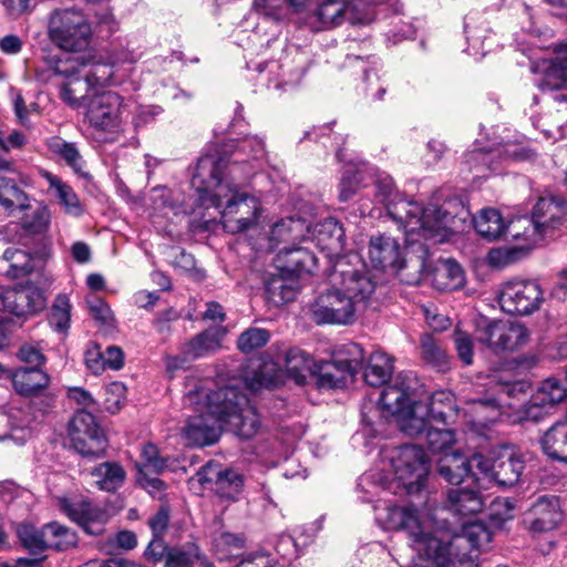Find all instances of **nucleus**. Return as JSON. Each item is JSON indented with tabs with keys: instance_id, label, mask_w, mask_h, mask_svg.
<instances>
[{
	"instance_id": "1",
	"label": "nucleus",
	"mask_w": 567,
	"mask_h": 567,
	"mask_svg": "<svg viewBox=\"0 0 567 567\" xmlns=\"http://www.w3.org/2000/svg\"><path fill=\"white\" fill-rule=\"evenodd\" d=\"M258 165L228 159L217 154L198 158L190 184L198 194L202 207L220 209L223 228L229 234L243 233L257 224L261 205L257 197L235 190V183L252 174Z\"/></svg>"
},
{
	"instance_id": "2",
	"label": "nucleus",
	"mask_w": 567,
	"mask_h": 567,
	"mask_svg": "<svg viewBox=\"0 0 567 567\" xmlns=\"http://www.w3.org/2000/svg\"><path fill=\"white\" fill-rule=\"evenodd\" d=\"M377 523L384 530H402L406 534L411 548L420 558L430 563L421 567H447L454 549H466L480 554L492 540V533L481 522L463 525L462 532L450 536L434 532L427 513L413 506L396 507L386 504L377 509Z\"/></svg>"
},
{
	"instance_id": "3",
	"label": "nucleus",
	"mask_w": 567,
	"mask_h": 567,
	"mask_svg": "<svg viewBox=\"0 0 567 567\" xmlns=\"http://www.w3.org/2000/svg\"><path fill=\"white\" fill-rule=\"evenodd\" d=\"M331 288L321 292L310 307L318 324H352L383 290L379 276L369 270L358 254L338 258L328 275Z\"/></svg>"
},
{
	"instance_id": "4",
	"label": "nucleus",
	"mask_w": 567,
	"mask_h": 567,
	"mask_svg": "<svg viewBox=\"0 0 567 567\" xmlns=\"http://www.w3.org/2000/svg\"><path fill=\"white\" fill-rule=\"evenodd\" d=\"M377 199L386 206L389 216L404 230L406 243L417 241L414 236L435 243L444 241L458 231L470 216L468 209L458 199H449L443 206H422L415 200L400 197L391 176H380L374 184Z\"/></svg>"
},
{
	"instance_id": "5",
	"label": "nucleus",
	"mask_w": 567,
	"mask_h": 567,
	"mask_svg": "<svg viewBox=\"0 0 567 567\" xmlns=\"http://www.w3.org/2000/svg\"><path fill=\"white\" fill-rule=\"evenodd\" d=\"M380 462L382 471H391L393 478L385 477L380 472H370L362 475L358 483L362 502L374 503V517L377 518L378 507H384L386 504L419 508L414 504L398 505L388 496L396 493V488L400 487L412 495L425 486L430 466L424 450L413 444L384 446L380 451Z\"/></svg>"
},
{
	"instance_id": "6",
	"label": "nucleus",
	"mask_w": 567,
	"mask_h": 567,
	"mask_svg": "<svg viewBox=\"0 0 567 567\" xmlns=\"http://www.w3.org/2000/svg\"><path fill=\"white\" fill-rule=\"evenodd\" d=\"M419 381L413 372H401L380 395L381 408L395 417L400 430L409 436L425 435L432 422L427 404L417 400Z\"/></svg>"
},
{
	"instance_id": "7",
	"label": "nucleus",
	"mask_w": 567,
	"mask_h": 567,
	"mask_svg": "<svg viewBox=\"0 0 567 567\" xmlns=\"http://www.w3.org/2000/svg\"><path fill=\"white\" fill-rule=\"evenodd\" d=\"M566 214V202L559 197H549L538 199L533 208L530 219L518 218L516 221L506 225L498 210L484 208L480 212L478 216L473 218V224L476 231L488 240H496L503 236L518 239L520 234L518 231L514 233L512 227L519 223H527L533 231V236L544 237L561 224Z\"/></svg>"
},
{
	"instance_id": "8",
	"label": "nucleus",
	"mask_w": 567,
	"mask_h": 567,
	"mask_svg": "<svg viewBox=\"0 0 567 567\" xmlns=\"http://www.w3.org/2000/svg\"><path fill=\"white\" fill-rule=\"evenodd\" d=\"M317 257L308 247H285L276 257V270L264 279L267 301L282 306L292 301L299 291L302 274H312L317 268Z\"/></svg>"
},
{
	"instance_id": "9",
	"label": "nucleus",
	"mask_w": 567,
	"mask_h": 567,
	"mask_svg": "<svg viewBox=\"0 0 567 567\" xmlns=\"http://www.w3.org/2000/svg\"><path fill=\"white\" fill-rule=\"evenodd\" d=\"M212 385L213 381L210 380L187 379L184 405L197 413L189 416L184 427V435L189 444L197 446L212 445L220 436L224 422L213 411L215 391L212 390Z\"/></svg>"
},
{
	"instance_id": "10",
	"label": "nucleus",
	"mask_w": 567,
	"mask_h": 567,
	"mask_svg": "<svg viewBox=\"0 0 567 567\" xmlns=\"http://www.w3.org/2000/svg\"><path fill=\"white\" fill-rule=\"evenodd\" d=\"M214 398L213 411L237 436L251 439L257 433L260 420L246 393L235 385H227L217 389Z\"/></svg>"
},
{
	"instance_id": "11",
	"label": "nucleus",
	"mask_w": 567,
	"mask_h": 567,
	"mask_svg": "<svg viewBox=\"0 0 567 567\" xmlns=\"http://www.w3.org/2000/svg\"><path fill=\"white\" fill-rule=\"evenodd\" d=\"M48 35L58 48L76 54L89 47L92 29L80 10L55 9L49 16Z\"/></svg>"
},
{
	"instance_id": "12",
	"label": "nucleus",
	"mask_w": 567,
	"mask_h": 567,
	"mask_svg": "<svg viewBox=\"0 0 567 567\" xmlns=\"http://www.w3.org/2000/svg\"><path fill=\"white\" fill-rule=\"evenodd\" d=\"M533 152L519 143L506 142L483 146L476 141L473 148L464 155V164L468 171L475 173V177H485L486 172L494 173L498 168V162H520L533 157Z\"/></svg>"
},
{
	"instance_id": "13",
	"label": "nucleus",
	"mask_w": 567,
	"mask_h": 567,
	"mask_svg": "<svg viewBox=\"0 0 567 567\" xmlns=\"http://www.w3.org/2000/svg\"><path fill=\"white\" fill-rule=\"evenodd\" d=\"M122 97L114 92L93 94L85 104V120L93 130L95 138L111 141L120 130L122 121Z\"/></svg>"
},
{
	"instance_id": "14",
	"label": "nucleus",
	"mask_w": 567,
	"mask_h": 567,
	"mask_svg": "<svg viewBox=\"0 0 567 567\" xmlns=\"http://www.w3.org/2000/svg\"><path fill=\"white\" fill-rule=\"evenodd\" d=\"M501 309L509 315L528 316L544 301L540 286L532 280H509L498 289Z\"/></svg>"
},
{
	"instance_id": "15",
	"label": "nucleus",
	"mask_w": 567,
	"mask_h": 567,
	"mask_svg": "<svg viewBox=\"0 0 567 567\" xmlns=\"http://www.w3.org/2000/svg\"><path fill=\"white\" fill-rule=\"evenodd\" d=\"M114 63L95 61L91 54H65L58 59L54 70L56 74L71 76L83 74L91 86L120 84L114 73Z\"/></svg>"
},
{
	"instance_id": "16",
	"label": "nucleus",
	"mask_w": 567,
	"mask_h": 567,
	"mask_svg": "<svg viewBox=\"0 0 567 567\" xmlns=\"http://www.w3.org/2000/svg\"><path fill=\"white\" fill-rule=\"evenodd\" d=\"M473 465L480 473L481 485L496 483L501 486H513L518 483L525 468L522 456L504 453L497 458H488L481 453L473 454Z\"/></svg>"
},
{
	"instance_id": "17",
	"label": "nucleus",
	"mask_w": 567,
	"mask_h": 567,
	"mask_svg": "<svg viewBox=\"0 0 567 567\" xmlns=\"http://www.w3.org/2000/svg\"><path fill=\"white\" fill-rule=\"evenodd\" d=\"M69 435L74 449L83 456L99 457L106 450L103 430L95 416L84 410H78L69 423Z\"/></svg>"
},
{
	"instance_id": "18",
	"label": "nucleus",
	"mask_w": 567,
	"mask_h": 567,
	"mask_svg": "<svg viewBox=\"0 0 567 567\" xmlns=\"http://www.w3.org/2000/svg\"><path fill=\"white\" fill-rule=\"evenodd\" d=\"M59 509L89 535H100L109 520L107 512L89 498L72 495L56 497Z\"/></svg>"
},
{
	"instance_id": "19",
	"label": "nucleus",
	"mask_w": 567,
	"mask_h": 567,
	"mask_svg": "<svg viewBox=\"0 0 567 567\" xmlns=\"http://www.w3.org/2000/svg\"><path fill=\"white\" fill-rule=\"evenodd\" d=\"M529 331L518 321H493L478 331L477 339L495 352L515 351L529 340Z\"/></svg>"
},
{
	"instance_id": "20",
	"label": "nucleus",
	"mask_w": 567,
	"mask_h": 567,
	"mask_svg": "<svg viewBox=\"0 0 567 567\" xmlns=\"http://www.w3.org/2000/svg\"><path fill=\"white\" fill-rule=\"evenodd\" d=\"M368 257L375 268L390 269L395 274L413 266L414 262L412 259L405 261L398 240L386 235H377L370 238Z\"/></svg>"
},
{
	"instance_id": "21",
	"label": "nucleus",
	"mask_w": 567,
	"mask_h": 567,
	"mask_svg": "<svg viewBox=\"0 0 567 567\" xmlns=\"http://www.w3.org/2000/svg\"><path fill=\"white\" fill-rule=\"evenodd\" d=\"M439 474L450 484L458 485L467 480L481 485L480 473L473 465V455L471 457L460 453H444L437 461Z\"/></svg>"
},
{
	"instance_id": "22",
	"label": "nucleus",
	"mask_w": 567,
	"mask_h": 567,
	"mask_svg": "<svg viewBox=\"0 0 567 567\" xmlns=\"http://www.w3.org/2000/svg\"><path fill=\"white\" fill-rule=\"evenodd\" d=\"M316 16L326 28L336 27L343 21L352 24H365L371 21L367 13H359L347 0H315Z\"/></svg>"
},
{
	"instance_id": "23",
	"label": "nucleus",
	"mask_w": 567,
	"mask_h": 567,
	"mask_svg": "<svg viewBox=\"0 0 567 567\" xmlns=\"http://www.w3.org/2000/svg\"><path fill=\"white\" fill-rule=\"evenodd\" d=\"M312 236L317 246L326 254L332 267L334 261L341 258L340 252L344 247V230L342 226L336 219L327 218L315 225ZM347 256L349 254L342 255V257Z\"/></svg>"
},
{
	"instance_id": "24",
	"label": "nucleus",
	"mask_w": 567,
	"mask_h": 567,
	"mask_svg": "<svg viewBox=\"0 0 567 567\" xmlns=\"http://www.w3.org/2000/svg\"><path fill=\"white\" fill-rule=\"evenodd\" d=\"M563 518L564 515L558 498L542 496L529 509L527 522L533 533H546L555 529Z\"/></svg>"
},
{
	"instance_id": "25",
	"label": "nucleus",
	"mask_w": 567,
	"mask_h": 567,
	"mask_svg": "<svg viewBox=\"0 0 567 567\" xmlns=\"http://www.w3.org/2000/svg\"><path fill=\"white\" fill-rule=\"evenodd\" d=\"M150 202L153 213L169 221L189 213L182 194L166 186L153 187L150 192Z\"/></svg>"
},
{
	"instance_id": "26",
	"label": "nucleus",
	"mask_w": 567,
	"mask_h": 567,
	"mask_svg": "<svg viewBox=\"0 0 567 567\" xmlns=\"http://www.w3.org/2000/svg\"><path fill=\"white\" fill-rule=\"evenodd\" d=\"M475 487L465 486L451 488L447 492V508L455 515L471 516L478 514L484 505L485 501L480 492L481 488H486L484 484L480 486L475 483Z\"/></svg>"
},
{
	"instance_id": "27",
	"label": "nucleus",
	"mask_w": 567,
	"mask_h": 567,
	"mask_svg": "<svg viewBox=\"0 0 567 567\" xmlns=\"http://www.w3.org/2000/svg\"><path fill=\"white\" fill-rule=\"evenodd\" d=\"M226 330L221 327H213L196 334L186 342L182 352L190 359H199L214 353L221 347Z\"/></svg>"
},
{
	"instance_id": "28",
	"label": "nucleus",
	"mask_w": 567,
	"mask_h": 567,
	"mask_svg": "<svg viewBox=\"0 0 567 567\" xmlns=\"http://www.w3.org/2000/svg\"><path fill=\"white\" fill-rule=\"evenodd\" d=\"M539 444L550 460L567 464V420L555 422L540 436Z\"/></svg>"
},
{
	"instance_id": "29",
	"label": "nucleus",
	"mask_w": 567,
	"mask_h": 567,
	"mask_svg": "<svg viewBox=\"0 0 567 567\" xmlns=\"http://www.w3.org/2000/svg\"><path fill=\"white\" fill-rule=\"evenodd\" d=\"M93 483L100 491L115 493L125 483L126 471L114 461H106L95 465L91 472Z\"/></svg>"
},
{
	"instance_id": "30",
	"label": "nucleus",
	"mask_w": 567,
	"mask_h": 567,
	"mask_svg": "<svg viewBox=\"0 0 567 567\" xmlns=\"http://www.w3.org/2000/svg\"><path fill=\"white\" fill-rule=\"evenodd\" d=\"M343 363L344 360H338L336 358L331 361L318 364L315 372L318 386L320 389H337L344 386L348 381H352L355 373Z\"/></svg>"
},
{
	"instance_id": "31",
	"label": "nucleus",
	"mask_w": 567,
	"mask_h": 567,
	"mask_svg": "<svg viewBox=\"0 0 567 567\" xmlns=\"http://www.w3.org/2000/svg\"><path fill=\"white\" fill-rule=\"evenodd\" d=\"M465 284V274L461 265L453 259H441L432 274V285L440 291L460 289Z\"/></svg>"
},
{
	"instance_id": "32",
	"label": "nucleus",
	"mask_w": 567,
	"mask_h": 567,
	"mask_svg": "<svg viewBox=\"0 0 567 567\" xmlns=\"http://www.w3.org/2000/svg\"><path fill=\"white\" fill-rule=\"evenodd\" d=\"M9 302L13 303V315L18 317L35 313L45 306L43 291L33 286L20 287L9 291Z\"/></svg>"
},
{
	"instance_id": "33",
	"label": "nucleus",
	"mask_w": 567,
	"mask_h": 567,
	"mask_svg": "<svg viewBox=\"0 0 567 567\" xmlns=\"http://www.w3.org/2000/svg\"><path fill=\"white\" fill-rule=\"evenodd\" d=\"M49 375L37 368H19L12 373V383L18 393L24 396L35 395L49 384Z\"/></svg>"
},
{
	"instance_id": "34",
	"label": "nucleus",
	"mask_w": 567,
	"mask_h": 567,
	"mask_svg": "<svg viewBox=\"0 0 567 567\" xmlns=\"http://www.w3.org/2000/svg\"><path fill=\"white\" fill-rule=\"evenodd\" d=\"M317 365L313 358L305 350L291 348L286 352L287 373L298 384L305 383L308 375L315 374Z\"/></svg>"
},
{
	"instance_id": "35",
	"label": "nucleus",
	"mask_w": 567,
	"mask_h": 567,
	"mask_svg": "<svg viewBox=\"0 0 567 567\" xmlns=\"http://www.w3.org/2000/svg\"><path fill=\"white\" fill-rule=\"evenodd\" d=\"M44 177L64 213L73 217H80L84 213V208L73 188L51 173L47 172Z\"/></svg>"
},
{
	"instance_id": "36",
	"label": "nucleus",
	"mask_w": 567,
	"mask_h": 567,
	"mask_svg": "<svg viewBox=\"0 0 567 567\" xmlns=\"http://www.w3.org/2000/svg\"><path fill=\"white\" fill-rule=\"evenodd\" d=\"M393 372L392 359L383 351L377 350L369 357L364 368V381L371 386H381Z\"/></svg>"
},
{
	"instance_id": "37",
	"label": "nucleus",
	"mask_w": 567,
	"mask_h": 567,
	"mask_svg": "<svg viewBox=\"0 0 567 567\" xmlns=\"http://www.w3.org/2000/svg\"><path fill=\"white\" fill-rule=\"evenodd\" d=\"M68 81L61 85L60 97L73 109L85 107L92 95L89 91L94 89L87 83L83 74L65 76Z\"/></svg>"
},
{
	"instance_id": "38",
	"label": "nucleus",
	"mask_w": 567,
	"mask_h": 567,
	"mask_svg": "<svg viewBox=\"0 0 567 567\" xmlns=\"http://www.w3.org/2000/svg\"><path fill=\"white\" fill-rule=\"evenodd\" d=\"M424 404H427L432 422L437 425L446 426L457 414L455 398L450 391L434 392Z\"/></svg>"
},
{
	"instance_id": "39",
	"label": "nucleus",
	"mask_w": 567,
	"mask_h": 567,
	"mask_svg": "<svg viewBox=\"0 0 567 567\" xmlns=\"http://www.w3.org/2000/svg\"><path fill=\"white\" fill-rule=\"evenodd\" d=\"M365 172L367 167L364 164H348L344 166L339 184V199L341 202H348L360 187L368 185L364 176Z\"/></svg>"
},
{
	"instance_id": "40",
	"label": "nucleus",
	"mask_w": 567,
	"mask_h": 567,
	"mask_svg": "<svg viewBox=\"0 0 567 567\" xmlns=\"http://www.w3.org/2000/svg\"><path fill=\"white\" fill-rule=\"evenodd\" d=\"M216 474V493L225 499L236 502L244 488V477L234 470L218 471Z\"/></svg>"
},
{
	"instance_id": "41",
	"label": "nucleus",
	"mask_w": 567,
	"mask_h": 567,
	"mask_svg": "<svg viewBox=\"0 0 567 567\" xmlns=\"http://www.w3.org/2000/svg\"><path fill=\"white\" fill-rule=\"evenodd\" d=\"M50 151L59 155L72 171L81 176H85L84 161L74 143L66 142L60 137H53L49 141Z\"/></svg>"
},
{
	"instance_id": "42",
	"label": "nucleus",
	"mask_w": 567,
	"mask_h": 567,
	"mask_svg": "<svg viewBox=\"0 0 567 567\" xmlns=\"http://www.w3.org/2000/svg\"><path fill=\"white\" fill-rule=\"evenodd\" d=\"M29 202L23 189L12 177H0V204L7 210L24 209Z\"/></svg>"
},
{
	"instance_id": "43",
	"label": "nucleus",
	"mask_w": 567,
	"mask_h": 567,
	"mask_svg": "<svg viewBox=\"0 0 567 567\" xmlns=\"http://www.w3.org/2000/svg\"><path fill=\"white\" fill-rule=\"evenodd\" d=\"M534 394L537 402H545L554 408L567 399L566 381L549 377L540 382Z\"/></svg>"
},
{
	"instance_id": "44",
	"label": "nucleus",
	"mask_w": 567,
	"mask_h": 567,
	"mask_svg": "<svg viewBox=\"0 0 567 567\" xmlns=\"http://www.w3.org/2000/svg\"><path fill=\"white\" fill-rule=\"evenodd\" d=\"M72 305L65 293L55 297L49 312V324L59 333H66L71 322Z\"/></svg>"
},
{
	"instance_id": "45",
	"label": "nucleus",
	"mask_w": 567,
	"mask_h": 567,
	"mask_svg": "<svg viewBox=\"0 0 567 567\" xmlns=\"http://www.w3.org/2000/svg\"><path fill=\"white\" fill-rule=\"evenodd\" d=\"M28 210L22 217V227L30 234H43L48 230L51 223L50 209L41 204L31 206L27 203Z\"/></svg>"
},
{
	"instance_id": "46",
	"label": "nucleus",
	"mask_w": 567,
	"mask_h": 567,
	"mask_svg": "<svg viewBox=\"0 0 567 567\" xmlns=\"http://www.w3.org/2000/svg\"><path fill=\"white\" fill-rule=\"evenodd\" d=\"M44 533H47L49 548L66 550L78 543L76 534L69 527L56 522L45 524Z\"/></svg>"
},
{
	"instance_id": "47",
	"label": "nucleus",
	"mask_w": 567,
	"mask_h": 567,
	"mask_svg": "<svg viewBox=\"0 0 567 567\" xmlns=\"http://www.w3.org/2000/svg\"><path fill=\"white\" fill-rule=\"evenodd\" d=\"M464 29L468 44L466 52L475 59L483 58L489 50L487 29L472 27L471 18L465 19Z\"/></svg>"
},
{
	"instance_id": "48",
	"label": "nucleus",
	"mask_w": 567,
	"mask_h": 567,
	"mask_svg": "<svg viewBox=\"0 0 567 567\" xmlns=\"http://www.w3.org/2000/svg\"><path fill=\"white\" fill-rule=\"evenodd\" d=\"M197 559H200L198 546L195 543H186L169 548L164 567H192Z\"/></svg>"
},
{
	"instance_id": "49",
	"label": "nucleus",
	"mask_w": 567,
	"mask_h": 567,
	"mask_svg": "<svg viewBox=\"0 0 567 567\" xmlns=\"http://www.w3.org/2000/svg\"><path fill=\"white\" fill-rule=\"evenodd\" d=\"M371 66L363 68L365 92L374 101H382L388 91V80L379 74L378 62L375 58L367 61Z\"/></svg>"
},
{
	"instance_id": "50",
	"label": "nucleus",
	"mask_w": 567,
	"mask_h": 567,
	"mask_svg": "<svg viewBox=\"0 0 567 567\" xmlns=\"http://www.w3.org/2000/svg\"><path fill=\"white\" fill-rule=\"evenodd\" d=\"M142 462L136 464L137 473L152 472L153 474L159 475L167 468V458L159 455V451L156 445L147 443L143 445L141 451Z\"/></svg>"
},
{
	"instance_id": "51",
	"label": "nucleus",
	"mask_w": 567,
	"mask_h": 567,
	"mask_svg": "<svg viewBox=\"0 0 567 567\" xmlns=\"http://www.w3.org/2000/svg\"><path fill=\"white\" fill-rule=\"evenodd\" d=\"M18 536L22 545L32 554H38L49 548L44 526L41 529H38L32 525H21L18 528Z\"/></svg>"
},
{
	"instance_id": "52",
	"label": "nucleus",
	"mask_w": 567,
	"mask_h": 567,
	"mask_svg": "<svg viewBox=\"0 0 567 567\" xmlns=\"http://www.w3.org/2000/svg\"><path fill=\"white\" fill-rule=\"evenodd\" d=\"M425 441L432 453H447L446 450L454 443V432L442 425H431L425 434Z\"/></svg>"
},
{
	"instance_id": "53",
	"label": "nucleus",
	"mask_w": 567,
	"mask_h": 567,
	"mask_svg": "<svg viewBox=\"0 0 567 567\" xmlns=\"http://www.w3.org/2000/svg\"><path fill=\"white\" fill-rule=\"evenodd\" d=\"M423 360L436 368L443 369L447 364L445 351L431 334H424L420 341Z\"/></svg>"
},
{
	"instance_id": "54",
	"label": "nucleus",
	"mask_w": 567,
	"mask_h": 567,
	"mask_svg": "<svg viewBox=\"0 0 567 567\" xmlns=\"http://www.w3.org/2000/svg\"><path fill=\"white\" fill-rule=\"evenodd\" d=\"M3 259L10 265V269L7 274L11 277L18 278L32 270L31 257L24 250L8 248L3 252Z\"/></svg>"
},
{
	"instance_id": "55",
	"label": "nucleus",
	"mask_w": 567,
	"mask_h": 567,
	"mask_svg": "<svg viewBox=\"0 0 567 567\" xmlns=\"http://www.w3.org/2000/svg\"><path fill=\"white\" fill-rule=\"evenodd\" d=\"M270 334L262 328H250L238 338V348L241 352L249 353L267 344Z\"/></svg>"
},
{
	"instance_id": "56",
	"label": "nucleus",
	"mask_w": 567,
	"mask_h": 567,
	"mask_svg": "<svg viewBox=\"0 0 567 567\" xmlns=\"http://www.w3.org/2000/svg\"><path fill=\"white\" fill-rule=\"evenodd\" d=\"M289 4L287 0H254L252 8L258 13L274 20H281L287 16Z\"/></svg>"
},
{
	"instance_id": "57",
	"label": "nucleus",
	"mask_w": 567,
	"mask_h": 567,
	"mask_svg": "<svg viewBox=\"0 0 567 567\" xmlns=\"http://www.w3.org/2000/svg\"><path fill=\"white\" fill-rule=\"evenodd\" d=\"M471 411L478 415V425H486L498 415L499 404L496 399H478L472 402Z\"/></svg>"
},
{
	"instance_id": "58",
	"label": "nucleus",
	"mask_w": 567,
	"mask_h": 567,
	"mask_svg": "<svg viewBox=\"0 0 567 567\" xmlns=\"http://www.w3.org/2000/svg\"><path fill=\"white\" fill-rule=\"evenodd\" d=\"M337 359L344 360L343 364L357 374L363 367L364 352L359 343L350 342L342 346V351Z\"/></svg>"
},
{
	"instance_id": "59",
	"label": "nucleus",
	"mask_w": 567,
	"mask_h": 567,
	"mask_svg": "<svg viewBox=\"0 0 567 567\" xmlns=\"http://www.w3.org/2000/svg\"><path fill=\"white\" fill-rule=\"evenodd\" d=\"M302 223L300 220H295L293 218L289 217L286 219H281L277 221L269 235V240L271 243H280L285 241L290 237V235L297 230H301Z\"/></svg>"
},
{
	"instance_id": "60",
	"label": "nucleus",
	"mask_w": 567,
	"mask_h": 567,
	"mask_svg": "<svg viewBox=\"0 0 567 567\" xmlns=\"http://www.w3.org/2000/svg\"><path fill=\"white\" fill-rule=\"evenodd\" d=\"M90 313L92 317L97 320L101 324L113 328L114 327V316L110 308V306L101 298L93 297L87 300Z\"/></svg>"
},
{
	"instance_id": "61",
	"label": "nucleus",
	"mask_w": 567,
	"mask_h": 567,
	"mask_svg": "<svg viewBox=\"0 0 567 567\" xmlns=\"http://www.w3.org/2000/svg\"><path fill=\"white\" fill-rule=\"evenodd\" d=\"M153 474L152 472L146 473H137V484L144 488L148 494H151L153 497L162 498L166 488L165 483L156 477L151 476Z\"/></svg>"
},
{
	"instance_id": "62",
	"label": "nucleus",
	"mask_w": 567,
	"mask_h": 567,
	"mask_svg": "<svg viewBox=\"0 0 567 567\" xmlns=\"http://www.w3.org/2000/svg\"><path fill=\"white\" fill-rule=\"evenodd\" d=\"M551 409L553 408L545 402H537L535 394H533L529 402L524 406L523 419L537 423L547 416Z\"/></svg>"
},
{
	"instance_id": "63",
	"label": "nucleus",
	"mask_w": 567,
	"mask_h": 567,
	"mask_svg": "<svg viewBox=\"0 0 567 567\" xmlns=\"http://www.w3.org/2000/svg\"><path fill=\"white\" fill-rule=\"evenodd\" d=\"M276 551L285 560L290 561L299 556V547L295 538L291 535H280L275 544Z\"/></svg>"
},
{
	"instance_id": "64",
	"label": "nucleus",
	"mask_w": 567,
	"mask_h": 567,
	"mask_svg": "<svg viewBox=\"0 0 567 567\" xmlns=\"http://www.w3.org/2000/svg\"><path fill=\"white\" fill-rule=\"evenodd\" d=\"M454 342L460 359L466 365H470L473 362V342L471 337L461 330H456Z\"/></svg>"
}]
</instances>
